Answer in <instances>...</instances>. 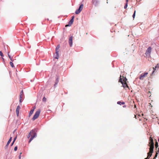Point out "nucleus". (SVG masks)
Here are the masks:
<instances>
[{
    "label": "nucleus",
    "instance_id": "1",
    "mask_svg": "<svg viewBox=\"0 0 159 159\" xmlns=\"http://www.w3.org/2000/svg\"><path fill=\"white\" fill-rule=\"evenodd\" d=\"M150 142L149 143V151L148 153V156L147 157H148V158H150V157L152 155V153L153 152V149H154V143L153 139L151 137L150 138Z\"/></svg>",
    "mask_w": 159,
    "mask_h": 159
},
{
    "label": "nucleus",
    "instance_id": "2",
    "mask_svg": "<svg viewBox=\"0 0 159 159\" xmlns=\"http://www.w3.org/2000/svg\"><path fill=\"white\" fill-rule=\"evenodd\" d=\"M37 134L35 129L32 130L29 133L27 136V138H29L30 137V138L29 141V143H30L34 139V138L36 137Z\"/></svg>",
    "mask_w": 159,
    "mask_h": 159
},
{
    "label": "nucleus",
    "instance_id": "3",
    "mask_svg": "<svg viewBox=\"0 0 159 159\" xmlns=\"http://www.w3.org/2000/svg\"><path fill=\"white\" fill-rule=\"evenodd\" d=\"M41 112V110L40 109H38L35 113L34 117L32 118V120H34L36 119H37L39 116V114Z\"/></svg>",
    "mask_w": 159,
    "mask_h": 159
},
{
    "label": "nucleus",
    "instance_id": "4",
    "mask_svg": "<svg viewBox=\"0 0 159 159\" xmlns=\"http://www.w3.org/2000/svg\"><path fill=\"white\" fill-rule=\"evenodd\" d=\"M121 75H120V78L119 80V82H120L122 84V86L124 87V88H128V86L126 83H123L122 81V79L121 78Z\"/></svg>",
    "mask_w": 159,
    "mask_h": 159
},
{
    "label": "nucleus",
    "instance_id": "5",
    "mask_svg": "<svg viewBox=\"0 0 159 159\" xmlns=\"http://www.w3.org/2000/svg\"><path fill=\"white\" fill-rule=\"evenodd\" d=\"M152 51V48L151 47H149L146 51L145 54L147 56H150Z\"/></svg>",
    "mask_w": 159,
    "mask_h": 159
},
{
    "label": "nucleus",
    "instance_id": "6",
    "mask_svg": "<svg viewBox=\"0 0 159 159\" xmlns=\"http://www.w3.org/2000/svg\"><path fill=\"white\" fill-rule=\"evenodd\" d=\"M83 7L84 5L83 4L81 5L80 6L79 9L76 11L75 12V14H79L82 10Z\"/></svg>",
    "mask_w": 159,
    "mask_h": 159
},
{
    "label": "nucleus",
    "instance_id": "7",
    "mask_svg": "<svg viewBox=\"0 0 159 159\" xmlns=\"http://www.w3.org/2000/svg\"><path fill=\"white\" fill-rule=\"evenodd\" d=\"M148 74V72H145L144 73H142L140 75L139 78V79L140 80H143L144 78L147 76Z\"/></svg>",
    "mask_w": 159,
    "mask_h": 159
},
{
    "label": "nucleus",
    "instance_id": "8",
    "mask_svg": "<svg viewBox=\"0 0 159 159\" xmlns=\"http://www.w3.org/2000/svg\"><path fill=\"white\" fill-rule=\"evenodd\" d=\"M60 47L59 45H58L56 48V54L57 57H55V58L56 59H58V57H59L58 55V50Z\"/></svg>",
    "mask_w": 159,
    "mask_h": 159
},
{
    "label": "nucleus",
    "instance_id": "9",
    "mask_svg": "<svg viewBox=\"0 0 159 159\" xmlns=\"http://www.w3.org/2000/svg\"><path fill=\"white\" fill-rule=\"evenodd\" d=\"M24 97L23 92V90H21L20 92V102H21L23 101Z\"/></svg>",
    "mask_w": 159,
    "mask_h": 159
},
{
    "label": "nucleus",
    "instance_id": "10",
    "mask_svg": "<svg viewBox=\"0 0 159 159\" xmlns=\"http://www.w3.org/2000/svg\"><path fill=\"white\" fill-rule=\"evenodd\" d=\"M92 3L95 6L97 7L98 5L99 1L98 0H92Z\"/></svg>",
    "mask_w": 159,
    "mask_h": 159
},
{
    "label": "nucleus",
    "instance_id": "11",
    "mask_svg": "<svg viewBox=\"0 0 159 159\" xmlns=\"http://www.w3.org/2000/svg\"><path fill=\"white\" fill-rule=\"evenodd\" d=\"M73 36H71L70 37L69 39V44L70 47H71L72 45V40H73Z\"/></svg>",
    "mask_w": 159,
    "mask_h": 159
},
{
    "label": "nucleus",
    "instance_id": "12",
    "mask_svg": "<svg viewBox=\"0 0 159 159\" xmlns=\"http://www.w3.org/2000/svg\"><path fill=\"white\" fill-rule=\"evenodd\" d=\"M74 18L75 16H72L71 19L69 22V25H71L73 24L74 21Z\"/></svg>",
    "mask_w": 159,
    "mask_h": 159
},
{
    "label": "nucleus",
    "instance_id": "13",
    "mask_svg": "<svg viewBox=\"0 0 159 159\" xmlns=\"http://www.w3.org/2000/svg\"><path fill=\"white\" fill-rule=\"evenodd\" d=\"M20 106H18L17 107V108L16 109V115H17V116H19V110L20 109Z\"/></svg>",
    "mask_w": 159,
    "mask_h": 159
},
{
    "label": "nucleus",
    "instance_id": "14",
    "mask_svg": "<svg viewBox=\"0 0 159 159\" xmlns=\"http://www.w3.org/2000/svg\"><path fill=\"white\" fill-rule=\"evenodd\" d=\"M12 140V137H10L9 139V140L8 141L7 144L6 145V147H7L8 146V145H9L10 143L11 142Z\"/></svg>",
    "mask_w": 159,
    "mask_h": 159
},
{
    "label": "nucleus",
    "instance_id": "15",
    "mask_svg": "<svg viewBox=\"0 0 159 159\" xmlns=\"http://www.w3.org/2000/svg\"><path fill=\"white\" fill-rule=\"evenodd\" d=\"M117 103L118 104L121 105H122L124 104H125V102H124L118 101L117 102Z\"/></svg>",
    "mask_w": 159,
    "mask_h": 159
},
{
    "label": "nucleus",
    "instance_id": "16",
    "mask_svg": "<svg viewBox=\"0 0 159 159\" xmlns=\"http://www.w3.org/2000/svg\"><path fill=\"white\" fill-rule=\"evenodd\" d=\"M34 109L31 110L30 112L29 116H31L33 113Z\"/></svg>",
    "mask_w": 159,
    "mask_h": 159
},
{
    "label": "nucleus",
    "instance_id": "17",
    "mask_svg": "<svg viewBox=\"0 0 159 159\" xmlns=\"http://www.w3.org/2000/svg\"><path fill=\"white\" fill-rule=\"evenodd\" d=\"M8 56L10 59L11 61H14V59H13L12 57H11L10 56L9 54H8Z\"/></svg>",
    "mask_w": 159,
    "mask_h": 159
},
{
    "label": "nucleus",
    "instance_id": "18",
    "mask_svg": "<svg viewBox=\"0 0 159 159\" xmlns=\"http://www.w3.org/2000/svg\"><path fill=\"white\" fill-rule=\"evenodd\" d=\"M159 68V63L157 64V65L155 66V68H153V69H154V70H156V68Z\"/></svg>",
    "mask_w": 159,
    "mask_h": 159
},
{
    "label": "nucleus",
    "instance_id": "19",
    "mask_svg": "<svg viewBox=\"0 0 159 159\" xmlns=\"http://www.w3.org/2000/svg\"><path fill=\"white\" fill-rule=\"evenodd\" d=\"M10 66H11V67H12L13 68L14 67V65L13 63L12 62V61L10 62Z\"/></svg>",
    "mask_w": 159,
    "mask_h": 159
},
{
    "label": "nucleus",
    "instance_id": "20",
    "mask_svg": "<svg viewBox=\"0 0 159 159\" xmlns=\"http://www.w3.org/2000/svg\"><path fill=\"white\" fill-rule=\"evenodd\" d=\"M127 79L126 78V77H125L123 80H122V81L123 82V83H126V81L127 80Z\"/></svg>",
    "mask_w": 159,
    "mask_h": 159
},
{
    "label": "nucleus",
    "instance_id": "21",
    "mask_svg": "<svg viewBox=\"0 0 159 159\" xmlns=\"http://www.w3.org/2000/svg\"><path fill=\"white\" fill-rule=\"evenodd\" d=\"M42 100L43 102H45L46 101L47 99L45 97H44L43 98Z\"/></svg>",
    "mask_w": 159,
    "mask_h": 159
},
{
    "label": "nucleus",
    "instance_id": "22",
    "mask_svg": "<svg viewBox=\"0 0 159 159\" xmlns=\"http://www.w3.org/2000/svg\"><path fill=\"white\" fill-rule=\"evenodd\" d=\"M158 152H159V151H157L156 152V155H155V157L153 158L154 159H155V157H157V155L158 154Z\"/></svg>",
    "mask_w": 159,
    "mask_h": 159
},
{
    "label": "nucleus",
    "instance_id": "23",
    "mask_svg": "<svg viewBox=\"0 0 159 159\" xmlns=\"http://www.w3.org/2000/svg\"><path fill=\"white\" fill-rule=\"evenodd\" d=\"M158 152H159V151H157L156 152V155H155V157L153 158L154 159H155V157H157V155L158 154Z\"/></svg>",
    "mask_w": 159,
    "mask_h": 159
},
{
    "label": "nucleus",
    "instance_id": "24",
    "mask_svg": "<svg viewBox=\"0 0 159 159\" xmlns=\"http://www.w3.org/2000/svg\"><path fill=\"white\" fill-rule=\"evenodd\" d=\"M135 13H136V11L135 10L134 11V14H133V17L134 19V18L135 16Z\"/></svg>",
    "mask_w": 159,
    "mask_h": 159
},
{
    "label": "nucleus",
    "instance_id": "25",
    "mask_svg": "<svg viewBox=\"0 0 159 159\" xmlns=\"http://www.w3.org/2000/svg\"><path fill=\"white\" fill-rule=\"evenodd\" d=\"M158 143L156 142L155 143V147L156 148H157V147H158Z\"/></svg>",
    "mask_w": 159,
    "mask_h": 159
},
{
    "label": "nucleus",
    "instance_id": "26",
    "mask_svg": "<svg viewBox=\"0 0 159 159\" xmlns=\"http://www.w3.org/2000/svg\"><path fill=\"white\" fill-rule=\"evenodd\" d=\"M128 3H126V4H125V6H124V8L125 9H126L127 8V6H128Z\"/></svg>",
    "mask_w": 159,
    "mask_h": 159
},
{
    "label": "nucleus",
    "instance_id": "27",
    "mask_svg": "<svg viewBox=\"0 0 159 159\" xmlns=\"http://www.w3.org/2000/svg\"><path fill=\"white\" fill-rule=\"evenodd\" d=\"M0 55L2 57L3 56V53H2V52L1 51H0Z\"/></svg>",
    "mask_w": 159,
    "mask_h": 159
},
{
    "label": "nucleus",
    "instance_id": "28",
    "mask_svg": "<svg viewBox=\"0 0 159 159\" xmlns=\"http://www.w3.org/2000/svg\"><path fill=\"white\" fill-rule=\"evenodd\" d=\"M16 137L14 139V140H13V143H14V142H15V141L16 140Z\"/></svg>",
    "mask_w": 159,
    "mask_h": 159
},
{
    "label": "nucleus",
    "instance_id": "29",
    "mask_svg": "<svg viewBox=\"0 0 159 159\" xmlns=\"http://www.w3.org/2000/svg\"><path fill=\"white\" fill-rule=\"evenodd\" d=\"M17 147H15V148H14V150L16 151L17 150Z\"/></svg>",
    "mask_w": 159,
    "mask_h": 159
},
{
    "label": "nucleus",
    "instance_id": "30",
    "mask_svg": "<svg viewBox=\"0 0 159 159\" xmlns=\"http://www.w3.org/2000/svg\"><path fill=\"white\" fill-rule=\"evenodd\" d=\"M71 26V25H69V24H68V25H66V26H66V27L68 26Z\"/></svg>",
    "mask_w": 159,
    "mask_h": 159
},
{
    "label": "nucleus",
    "instance_id": "31",
    "mask_svg": "<svg viewBox=\"0 0 159 159\" xmlns=\"http://www.w3.org/2000/svg\"><path fill=\"white\" fill-rule=\"evenodd\" d=\"M21 153H20V155L19 156V158H21V155H21Z\"/></svg>",
    "mask_w": 159,
    "mask_h": 159
},
{
    "label": "nucleus",
    "instance_id": "32",
    "mask_svg": "<svg viewBox=\"0 0 159 159\" xmlns=\"http://www.w3.org/2000/svg\"><path fill=\"white\" fill-rule=\"evenodd\" d=\"M129 0H126V3H128Z\"/></svg>",
    "mask_w": 159,
    "mask_h": 159
},
{
    "label": "nucleus",
    "instance_id": "33",
    "mask_svg": "<svg viewBox=\"0 0 159 159\" xmlns=\"http://www.w3.org/2000/svg\"><path fill=\"white\" fill-rule=\"evenodd\" d=\"M123 107H126V105H124V106H123Z\"/></svg>",
    "mask_w": 159,
    "mask_h": 159
},
{
    "label": "nucleus",
    "instance_id": "34",
    "mask_svg": "<svg viewBox=\"0 0 159 159\" xmlns=\"http://www.w3.org/2000/svg\"><path fill=\"white\" fill-rule=\"evenodd\" d=\"M149 158L148 157H147V158H145L144 159H149Z\"/></svg>",
    "mask_w": 159,
    "mask_h": 159
},
{
    "label": "nucleus",
    "instance_id": "35",
    "mask_svg": "<svg viewBox=\"0 0 159 159\" xmlns=\"http://www.w3.org/2000/svg\"><path fill=\"white\" fill-rule=\"evenodd\" d=\"M13 143H13V142L12 143L11 146H12V145L13 144Z\"/></svg>",
    "mask_w": 159,
    "mask_h": 159
},
{
    "label": "nucleus",
    "instance_id": "36",
    "mask_svg": "<svg viewBox=\"0 0 159 159\" xmlns=\"http://www.w3.org/2000/svg\"><path fill=\"white\" fill-rule=\"evenodd\" d=\"M158 141L159 142V138L158 139Z\"/></svg>",
    "mask_w": 159,
    "mask_h": 159
},
{
    "label": "nucleus",
    "instance_id": "37",
    "mask_svg": "<svg viewBox=\"0 0 159 159\" xmlns=\"http://www.w3.org/2000/svg\"><path fill=\"white\" fill-rule=\"evenodd\" d=\"M2 59L3 60H4V58H2Z\"/></svg>",
    "mask_w": 159,
    "mask_h": 159
}]
</instances>
